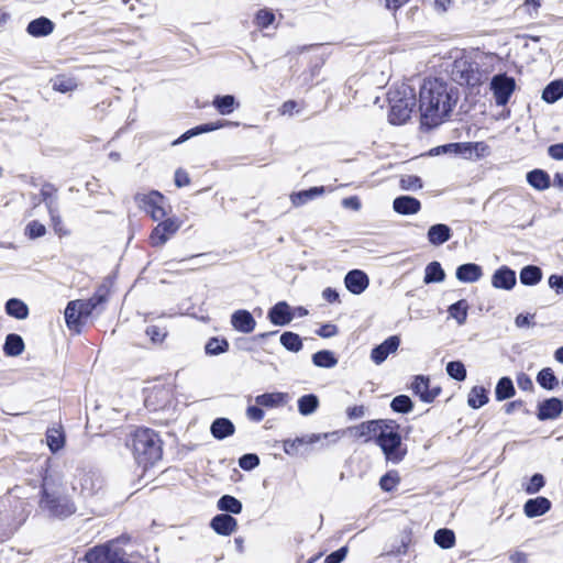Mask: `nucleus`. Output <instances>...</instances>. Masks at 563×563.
<instances>
[{
    "label": "nucleus",
    "instance_id": "1",
    "mask_svg": "<svg viewBox=\"0 0 563 563\" xmlns=\"http://www.w3.org/2000/svg\"><path fill=\"white\" fill-rule=\"evenodd\" d=\"M459 89L439 78H427L419 91L421 123L429 128L446 120L459 100Z\"/></svg>",
    "mask_w": 563,
    "mask_h": 563
},
{
    "label": "nucleus",
    "instance_id": "2",
    "mask_svg": "<svg viewBox=\"0 0 563 563\" xmlns=\"http://www.w3.org/2000/svg\"><path fill=\"white\" fill-rule=\"evenodd\" d=\"M60 485L62 478L58 475L49 473L44 476L40 507L51 516L64 518L74 514L76 508L68 497L58 494L57 487Z\"/></svg>",
    "mask_w": 563,
    "mask_h": 563
},
{
    "label": "nucleus",
    "instance_id": "3",
    "mask_svg": "<svg viewBox=\"0 0 563 563\" xmlns=\"http://www.w3.org/2000/svg\"><path fill=\"white\" fill-rule=\"evenodd\" d=\"M390 110L388 120L394 125L406 123L417 104L416 91L408 84H400L388 92Z\"/></svg>",
    "mask_w": 563,
    "mask_h": 563
},
{
    "label": "nucleus",
    "instance_id": "4",
    "mask_svg": "<svg viewBox=\"0 0 563 563\" xmlns=\"http://www.w3.org/2000/svg\"><path fill=\"white\" fill-rule=\"evenodd\" d=\"M132 451L135 461L147 467L162 457V445L157 434L151 429H137L132 435Z\"/></svg>",
    "mask_w": 563,
    "mask_h": 563
},
{
    "label": "nucleus",
    "instance_id": "5",
    "mask_svg": "<svg viewBox=\"0 0 563 563\" xmlns=\"http://www.w3.org/2000/svg\"><path fill=\"white\" fill-rule=\"evenodd\" d=\"M398 426L389 420L388 424L378 435L376 444L382 449L387 461L399 463L406 455L407 450L402 446L400 434L397 432Z\"/></svg>",
    "mask_w": 563,
    "mask_h": 563
},
{
    "label": "nucleus",
    "instance_id": "6",
    "mask_svg": "<svg viewBox=\"0 0 563 563\" xmlns=\"http://www.w3.org/2000/svg\"><path fill=\"white\" fill-rule=\"evenodd\" d=\"M488 152L486 143H445L430 150L431 156L449 155L465 159H477Z\"/></svg>",
    "mask_w": 563,
    "mask_h": 563
},
{
    "label": "nucleus",
    "instance_id": "7",
    "mask_svg": "<svg viewBox=\"0 0 563 563\" xmlns=\"http://www.w3.org/2000/svg\"><path fill=\"white\" fill-rule=\"evenodd\" d=\"M135 200L140 208L148 213L154 221L162 220L167 216L168 206L166 199L156 190L148 194H137Z\"/></svg>",
    "mask_w": 563,
    "mask_h": 563
},
{
    "label": "nucleus",
    "instance_id": "8",
    "mask_svg": "<svg viewBox=\"0 0 563 563\" xmlns=\"http://www.w3.org/2000/svg\"><path fill=\"white\" fill-rule=\"evenodd\" d=\"M451 77L461 86H476L481 81L477 65L465 57L454 60L451 68Z\"/></svg>",
    "mask_w": 563,
    "mask_h": 563
},
{
    "label": "nucleus",
    "instance_id": "9",
    "mask_svg": "<svg viewBox=\"0 0 563 563\" xmlns=\"http://www.w3.org/2000/svg\"><path fill=\"white\" fill-rule=\"evenodd\" d=\"M516 88V81L506 74H498L492 78L490 89L498 106H505Z\"/></svg>",
    "mask_w": 563,
    "mask_h": 563
},
{
    "label": "nucleus",
    "instance_id": "10",
    "mask_svg": "<svg viewBox=\"0 0 563 563\" xmlns=\"http://www.w3.org/2000/svg\"><path fill=\"white\" fill-rule=\"evenodd\" d=\"M180 228V222L176 218H168L159 222L150 235V242L153 246L164 245Z\"/></svg>",
    "mask_w": 563,
    "mask_h": 563
},
{
    "label": "nucleus",
    "instance_id": "11",
    "mask_svg": "<svg viewBox=\"0 0 563 563\" xmlns=\"http://www.w3.org/2000/svg\"><path fill=\"white\" fill-rule=\"evenodd\" d=\"M411 388L423 402H432L441 391L440 387L430 388V379L423 375L416 376Z\"/></svg>",
    "mask_w": 563,
    "mask_h": 563
},
{
    "label": "nucleus",
    "instance_id": "12",
    "mask_svg": "<svg viewBox=\"0 0 563 563\" xmlns=\"http://www.w3.org/2000/svg\"><path fill=\"white\" fill-rule=\"evenodd\" d=\"M400 344L397 335L387 338L383 343L375 346L371 352V360L376 364H382L391 353H395Z\"/></svg>",
    "mask_w": 563,
    "mask_h": 563
},
{
    "label": "nucleus",
    "instance_id": "13",
    "mask_svg": "<svg viewBox=\"0 0 563 563\" xmlns=\"http://www.w3.org/2000/svg\"><path fill=\"white\" fill-rule=\"evenodd\" d=\"M231 325L235 331L249 334L254 331L256 321L250 311L239 309L231 314Z\"/></svg>",
    "mask_w": 563,
    "mask_h": 563
},
{
    "label": "nucleus",
    "instance_id": "14",
    "mask_svg": "<svg viewBox=\"0 0 563 563\" xmlns=\"http://www.w3.org/2000/svg\"><path fill=\"white\" fill-rule=\"evenodd\" d=\"M563 411V402L559 398H549L538 406V419L541 421L553 420L560 417Z\"/></svg>",
    "mask_w": 563,
    "mask_h": 563
},
{
    "label": "nucleus",
    "instance_id": "15",
    "mask_svg": "<svg viewBox=\"0 0 563 563\" xmlns=\"http://www.w3.org/2000/svg\"><path fill=\"white\" fill-rule=\"evenodd\" d=\"M344 284L349 291L360 295L368 287L369 280L363 271L353 269L345 275Z\"/></svg>",
    "mask_w": 563,
    "mask_h": 563
},
{
    "label": "nucleus",
    "instance_id": "16",
    "mask_svg": "<svg viewBox=\"0 0 563 563\" xmlns=\"http://www.w3.org/2000/svg\"><path fill=\"white\" fill-rule=\"evenodd\" d=\"M210 527L221 536H230L238 529V521L228 514L217 515L212 518Z\"/></svg>",
    "mask_w": 563,
    "mask_h": 563
},
{
    "label": "nucleus",
    "instance_id": "17",
    "mask_svg": "<svg viewBox=\"0 0 563 563\" xmlns=\"http://www.w3.org/2000/svg\"><path fill=\"white\" fill-rule=\"evenodd\" d=\"M222 126L238 128L239 124L238 123H233V122H229V121H222V122H218V123L200 124V125H197L195 128H191V129L187 130L186 132H184L181 135H179L174 141L185 142V141H188V140H190V139H192L195 136L200 135L201 133L214 131V130H217L219 128H222Z\"/></svg>",
    "mask_w": 563,
    "mask_h": 563
},
{
    "label": "nucleus",
    "instance_id": "18",
    "mask_svg": "<svg viewBox=\"0 0 563 563\" xmlns=\"http://www.w3.org/2000/svg\"><path fill=\"white\" fill-rule=\"evenodd\" d=\"M395 212L404 216L416 214L421 209L420 201L411 196H399L393 201Z\"/></svg>",
    "mask_w": 563,
    "mask_h": 563
},
{
    "label": "nucleus",
    "instance_id": "19",
    "mask_svg": "<svg viewBox=\"0 0 563 563\" xmlns=\"http://www.w3.org/2000/svg\"><path fill=\"white\" fill-rule=\"evenodd\" d=\"M268 319L275 325H286L292 320L290 307L286 301H279L268 311Z\"/></svg>",
    "mask_w": 563,
    "mask_h": 563
},
{
    "label": "nucleus",
    "instance_id": "20",
    "mask_svg": "<svg viewBox=\"0 0 563 563\" xmlns=\"http://www.w3.org/2000/svg\"><path fill=\"white\" fill-rule=\"evenodd\" d=\"M492 284L495 288L510 290L516 285V274L507 266H503L494 273Z\"/></svg>",
    "mask_w": 563,
    "mask_h": 563
},
{
    "label": "nucleus",
    "instance_id": "21",
    "mask_svg": "<svg viewBox=\"0 0 563 563\" xmlns=\"http://www.w3.org/2000/svg\"><path fill=\"white\" fill-rule=\"evenodd\" d=\"M551 509V501L545 497L528 499L523 506L525 515L534 518L544 515Z\"/></svg>",
    "mask_w": 563,
    "mask_h": 563
},
{
    "label": "nucleus",
    "instance_id": "22",
    "mask_svg": "<svg viewBox=\"0 0 563 563\" xmlns=\"http://www.w3.org/2000/svg\"><path fill=\"white\" fill-rule=\"evenodd\" d=\"M54 26L49 19L41 16L27 24L26 32L33 37H42L49 35L54 31Z\"/></svg>",
    "mask_w": 563,
    "mask_h": 563
},
{
    "label": "nucleus",
    "instance_id": "23",
    "mask_svg": "<svg viewBox=\"0 0 563 563\" xmlns=\"http://www.w3.org/2000/svg\"><path fill=\"white\" fill-rule=\"evenodd\" d=\"M288 400V394L275 391V393H265L255 397V402L258 406L265 408H278L284 406Z\"/></svg>",
    "mask_w": 563,
    "mask_h": 563
},
{
    "label": "nucleus",
    "instance_id": "24",
    "mask_svg": "<svg viewBox=\"0 0 563 563\" xmlns=\"http://www.w3.org/2000/svg\"><path fill=\"white\" fill-rule=\"evenodd\" d=\"M427 236L432 245L439 246L451 239L452 231L449 225L438 223L429 228Z\"/></svg>",
    "mask_w": 563,
    "mask_h": 563
},
{
    "label": "nucleus",
    "instance_id": "25",
    "mask_svg": "<svg viewBox=\"0 0 563 563\" xmlns=\"http://www.w3.org/2000/svg\"><path fill=\"white\" fill-rule=\"evenodd\" d=\"M97 484L98 478L92 473L80 471L78 483H73V488L75 490L79 488L82 495L90 496L98 489Z\"/></svg>",
    "mask_w": 563,
    "mask_h": 563
},
{
    "label": "nucleus",
    "instance_id": "26",
    "mask_svg": "<svg viewBox=\"0 0 563 563\" xmlns=\"http://www.w3.org/2000/svg\"><path fill=\"white\" fill-rule=\"evenodd\" d=\"M483 275L481 266L467 263L457 267L456 278L462 283H475Z\"/></svg>",
    "mask_w": 563,
    "mask_h": 563
},
{
    "label": "nucleus",
    "instance_id": "27",
    "mask_svg": "<svg viewBox=\"0 0 563 563\" xmlns=\"http://www.w3.org/2000/svg\"><path fill=\"white\" fill-rule=\"evenodd\" d=\"M388 424L386 420H371L360 424L357 428L358 435L369 441L373 437L377 439L378 433Z\"/></svg>",
    "mask_w": 563,
    "mask_h": 563
},
{
    "label": "nucleus",
    "instance_id": "28",
    "mask_svg": "<svg viewBox=\"0 0 563 563\" xmlns=\"http://www.w3.org/2000/svg\"><path fill=\"white\" fill-rule=\"evenodd\" d=\"M234 430V424L227 418H217L210 428L211 434L218 440L232 435Z\"/></svg>",
    "mask_w": 563,
    "mask_h": 563
},
{
    "label": "nucleus",
    "instance_id": "29",
    "mask_svg": "<svg viewBox=\"0 0 563 563\" xmlns=\"http://www.w3.org/2000/svg\"><path fill=\"white\" fill-rule=\"evenodd\" d=\"M53 90L60 93H68L77 89L78 82L76 78L68 75H57L51 79Z\"/></svg>",
    "mask_w": 563,
    "mask_h": 563
},
{
    "label": "nucleus",
    "instance_id": "30",
    "mask_svg": "<svg viewBox=\"0 0 563 563\" xmlns=\"http://www.w3.org/2000/svg\"><path fill=\"white\" fill-rule=\"evenodd\" d=\"M528 184L537 190H545L551 186L550 176L542 169H533L527 174Z\"/></svg>",
    "mask_w": 563,
    "mask_h": 563
},
{
    "label": "nucleus",
    "instance_id": "31",
    "mask_svg": "<svg viewBox=\"0 0 563 563\" xmlns=\"http://www.w3.org/2000/svg\"><path fill=\"white\" fill-rule=\"evenodd\" d=\"M325 191L324 187H312L307 190H301L298 192H294L290 196L291 203L295 207H300L307 203L310 200H313L314 198L321 196Z\"/></svg>",
    "mask_w": 563,
    "mask_h": 563
},
{
    "label": "nucleus",
    "instance_id": "32",
    "mask_svg": "<svg viewBox=\"0 0 563 563\" xmlns=\"http://www.w3.org/2000/svg\"><path fill=\"white\" fill-rule=\"evenodd\" d=\"M212 104L217 111L223 115L231 114L239 106L232 95L216 96Z\"/></svg>",
    "mask_w": 563,
    "mask_h": 563
},
{
    "label": "nucleus",
    "instance_id": "33",
    "mask_svg": "<svg viewBox=\"0 0 563 563\" xmlns=\"http://www.w3.org/2000/svg\"><path fill=\"white\" fill-rule=\"evenodd\" d=\"M24 351L23 339L19 334H8L3 345V352L7 356H19Z\"/></svg>",
    "mask_w": 563,
    "mask_h": 563
},
{
    "label": "nucleus",
    "instance_id": "34",
    "mask_svg": "<svg viewBox=\"0 0 563 563\" xmlns=\"http://www.w3.org/2000/svg\"><path fill=\"white\" fill-rule=\"evenodd\" d=\"M563 97V80H553L542 91V100L554 103Z\"/></svg>",
    "mask_w": 563,
    "mask_h": 563
},
{
    "label": "nucleus",
    "instance_id": "35",
    "mask_svg": "<svg viewBox=\"0 0 563 563\" xmlns=\"http://www.w3.org/2000/svg\"><path fill=\"white\" fill-rule=\"evenodd\" d=\"M5 312L15 319L24 320L29 316V308L25 302L18 298H11L5 303Z\"/></svg>",
    "mask_w": 563,
    "mask_h": 563
},
{
    "label": "nucleus",
    "instance_id": "36",
    "mask_svg": "<svg viewBox=\"0 0 563 563\" xmlns=\"http://www.w3.org/2000/svg\"><path fill=\"white\" fill-rule=\"evenodd\" d=\"M76 301H69L65 309V321L70 330H77L80 327V319L82 318L80 310L77 308Z\"/></svg>",
    "mask_w": 563,
    "mask_h": 563
},
{
    "label": "nucleus",
    "instance_id": "37",
    "mask_svg": "<svg viewBox=\"0 0 563 563\" xmlns=\"http://www.w3.org/2000/svg\"><path fill=\"white\" fill-rule=\"evenodd\" d=\"M445 278V273L439 262H431L426 266L423 282L426 284L441 283Z\"/></svg>",
    "mask_w": 563,
    "mask_h": 563
},
{
    "label": "nucleus",
    "instance_id": "38",
    "mask_svg": "<svg viewBox=\"0 0 563 563\" xmlns=\"http://www.w3.org/2000/svg\"><path fill=\"white\" fill-rule=\"evenodd\" d=\"M542 278V271L534 265H528L520 272V282L527 286L537 285Z\"/></svg>",
    "mask_w": 563,
    "mask_h": 563
},
{
    "label": "nucleus",
    "instance_id": "39",
    "mask_svg": "<svg viewBox=\"0 0 563 563\" xmlns=\"http://www.w3.org/2000/svg\"><path fill=\"white\" fill-rule=\"evenodd\" d=\"M319 407V398L313 394L303 395L298 399V411L302 416L312 415Z\"/></svg>",
    "mask_w": 563,
    "mask_h": 563
},
{
    "label": "nucleus",
    "instance_id": "40",
    "mask_svg": "<svg viewBox=\"0 0 563 563\" xmlns=\"http://www.w3.org/2000/svg\"><path fill=\"white\" fill-rule=\"evenodd\" d=\"M312 362L318 367L332 368L338 364V358L333 352L329 350H322L312 355Z\"/></svg>",
    "mask_w": 563,
    "mask_h": 563
},
{
    "label": "nucleus",
    "instance_id": "41",
    "mask_svg": "<svg viewBox=\"0 0 563 563\" xmlns=\"http://www.w3.org/2000/svg\"><path fill=\"white\" fill-rule=\"evenodd\" d=\"M515 393L512 380L509 377H501L498 380L495 389V396L498 401L511 398Z\"/></svg>",
    "mask_w": 563,
    "mask_h": 563
},
{
    "label": "nucleus",
    "instance_id": "42",
    "mask_svg": "<svg viewBox=\"0 0 563 563\" xmlns=\"http://www.w3.org/2000/svg\"><path fill=\"white\" fill-rule=\"evenodd\" d=\"M537 382L542 388L547 390H553L559 384V380L554 375V372L550 367L542 368L538 373Z\"/></svg>",
    "mask_w": 563,
    "mask_h": 563
},
{
    "label": "nucleus",
    "instance_id": "43",
    "mask_svg": "<svg viewBox=\"0 0 563 563\" xmlns=\"http://www.w3.org/2000/svg\"><path fill=\"white\" fill-rule=\"evenodd\" d=\"M221 511L238 515L242 511V503L231 495H223L217 504Z\"/></svg>",
    "mask_w": 563,
    "mask_h": 563
},
{
    "label": "nucleus",
    "instance_id": "44",
    "mask_svg": "<svg viewBox=\"0 0 563 563\" xmlns=\"http://www.w3.org/2000/svg\"><path fill=\"white\" fill-rule=\"evenodd\" d=\"M468 305L465 299H461L455 303L451 305L448 309L450 317L456 320L462 325L465 323L467 318Z\"/></svg>",
    "mask_w": 563,
    "mask_h": 563
},
{
    "label": "nucleus",
    "instance_id": "45",
    "mask_svg": "<svg viewBox=\"0 0 563 563\" xmlns=\"http://www.w3.org/2000/svg\"><path fill=\"white\" fill-rule=\"evenodd\" d=\"M488 401L486 389L482 386H475L471 389L467 404L474 409H478Z\"/></svg>",
    "mask_w": 563,
    "mask_h": 563
},
{
    "label": "nucleus",
    "instance_id": "46",
    "mask_svg": "<svg viewBox=\"0 0 563 563\" xmlns=\"http://www.w3.org/2000/svg\"><path fill=\"white\" fill-rule=\"evenodd\" d=\"M282 345L291 352H299L302 349L301 338L294 332L287 331L280 335Z\"/></svg>",
    "mask_w": 563,
    "mask_h": 563
},
{
    "label": "nucleus",
    "instance_id": "47",
    "mask_svg": "<svg viewBox=\"0 0 563 563\" xmlns=\"http://www.w3.org/2000/svg\"><path fill=\"white\" fill-rule=\"evenodd\" d=\"M434 542L442 549H451L455 544V534L450 529H439L434 533Z\"/></svg>",
    "mask_w": 563,
    "mask_h": 563
},
{
    "label": "nucleus",
    "instance_id": "48",
    "mask_svg": "<svg viewBox=\"0 0 563 563\" xmlns=\"http://www.w3.org/2000/svg\"><path fill=\"white\" fill-rule=\"evenodd\" d=\"M47 445L53 453L57 452L64 446V434L58 429H49L46 434Z\"/></svg>",
    "mask_w": 563,
    "mask_h": 563
},
{
    "label": "nucleus",
    "instance_id": "49",
    "mask_svg": "<svg viewBox=\"0 0 563 563\" xmlns=\"http://www.w3.org/2000/svg\"><path fill=\"white\" fill-rule=\"evenodd\" d=\"M229 349V343L225 339L211 338L206 346V353L208 355H219L221 353L227 352Z\"/></svg>",
    "mask_w": 563,
    "mask_h": 563
},
{
    "label": "nucleus",
    "instance_id": "50",
    "mask_svg": "<svg viewBox=\"0 0 563 563\" xmlns=\"http://www.w3.org/2000/svg\"><path fill=\"white\" fill-rule=\"evenodd\" d=\"M56 191V188L52 184H44L41 188V196L47 210L58 207Z\"/></svg>",
    "mask_w": 563,
    "mask_h": 563
},
{
    "label": "nucleus",
    "instance_id": "51",
    "mask_svg": "<svg viewBox=\"0 0 563 563\" xmlns=\"http://www.w3.org/2000/svg\"><path fill=\"white\" fill-rule=\"evenodd\" d=\"M399 185L402 190L407 191H416L423 187L422 179L416 175H402Z\"/></svg>",
    "mask_w": 563,
    "mask_h": 563
},
{
    "label": "nucleus",
    "instance_id": "52",
    "mask_svg": "<svg viewBox=\"0 0 563 563\" xmlns=\"http://www.w3.org/2000/svg\"><path fill=\"white\" fill-rule=\"evenodd\" d=\"M390 407L396 412L407 413L412 410L413 405L408 396L399 395L391 400Z\"/></svg>",
    "mask_w": 563,
    "mask_h": 563
},
{
    "label": "nucleus",
    "instance_id": "53",
    "mask_svg": "<svg viewBox=\"0 0 563 563\" xmlns=\"http://www.w3.org/2000/svg\"><path fill=\"white\" fill-rule=\"evenodd\" d=\"M446 373L450 377L462 382L466 378V369L462 362L452 361L446 364Z\"/></svg>",
    "mask_w": 563,
    "mask_h": 563
},
{
    "label": "nucleus",
    "instance_id": "54",
    "mask_svg": "<svg viewBox=\"0 0 563 563\" xmlns=\"http://www.w3.org/2000/svg\"><path fill=\"white\" fill-rule=\"evenodd\" d=\"M145 333L154 344H161L167 336V329L152 324L146 328Z\"/></svg>",
    "mask_w": 563,
    "mask_h": 563
},
{
    "label": "nucleus",
    "instance_id": "55",
    "mask_svg": "<svg viewBox=\"0 0 563 563\" xmlns=\"http://www.w3.org/2000/svg\"><path fill=\"white\" fill-rule=\"evenodd\" d=\"M48 213H49V217H51V221H52V225H53L54 231L59 236L67 235L68 231L64 228L62 218L59 216L58 207H56L54 209L51 208V210H48Z\"/></svg>",
    "mask_w": 563,
    "mask_h": 563
},
{
    "label": "nucleus",
    "instance_id": "56",
    "mask_svg": "<svg viewBox=\"0 0 563 563\" xmlns=\"http://www.w3.org/2000/svg\"><path fill=\"white\" fill-rule=\"evenodd\" d=\"M399 483V476L397 472H389L385 474L380 481L379 486L385 492H391Z\"/></svg>",
    "mask_w": 563,
    "mask_h": 563
},
{
    "label": "nucleus",
    "instance_id": "57",
    "mask_svg": "<svg viewBox=\"0 0 563 563\" xmlns=\"http://www.w3.org/2000/svg\"><path fill=\"white\" fill-rule=\"evenodd\" d=\"M25 233L30 239H37L45 235L46 228L41 222L34 220L26 225Z\"/></svg>",
    "mask_w": 563,
    "mask_h": 563
},
{
    "label": "nucleus",
    "instance_id": "58",
    "mask_svg": "<svg viewBox=\"0 0 563 563\" xmlns=\"http://www.w3.org/2000/svg\"><path fill=\"white\" fill-rule=\"evenodd\" d=\"M302 109H303V107L300 102H297L295 100H288L282 104L280 113L283 115L292 117L295 114L301 113Z\"/></svg>",
    "mask_w": 563,
    "mask_h": 563
},
{
    "label": "nucleus",
    "instance_id": "59",
    "mask_svg": "<svg viewBox=\"0 0 563 563\" xmlns=\"http://www.w3.org/2000/svg\"><path fill=\"white\" fill-rule=\"evenodd\" d=\"M260 464V459L256 454L247 453L240 457L239 465L244 471H252Z\"/></svg>",
    "mask_w": 563,
    "mask_h": 563
},
{
    "label": "nucleus",
    "instance_id": "60",
    "mask_svg": "<svg viewBox=\"0 0 563 563\" xmlns=\"http://www.w3.org/2000/svg\"><path fill=\"white\" fill-rule=\"evenodd\" d=\"M256 24L261 27H268L273 24L275 20V15L272 11L268 10H260L256 14Z\"/></svg>",
    "mask_w": 563,
    "mask_h": 563
},
{
    "label": "nucleus",
    "instance_id": "61",
    "mask_svg": "<svg viewBox=\"0 0 563 563\" xmlns=\"http://www.w3.org/2000/svg\"><path fill=\"white\" fill-rule=\"evenodd\" d=\"M544 486V478L541 474H534L525 490L527 494H536Z\"/></svg>",
    "mask_w": 563,
    "mask_h": 563
},
{
    "label": "nucleus",
    "instance_id": "62",
    "mask_svg": "<svg viewBox=\"0 0 563 563\" xmlns=\"http://www.w3.org/2000/svg\"><path fill=\"white\" fill-rule=\"evenodd\" d=\"M347 554V547H342L339 550L329 554L323 563H341Z\"/></svg>",
    "mask_w": 563,
    "mask_h": 563
},
{
    "label": "nucleus",
    "instance_id": "63",
    "mask_svg": "<svg viewBox=\"0 0 563 563\" xmlns=\"http://www.w3.org/2000/svg\"><path fill=\"white\" fill-rule=\"evenodd\" d=\"M246 417L255 422H260L264 419V411L262 409V406H249L246 409Z\"/></svg>",
    "mask_w": 563,
    "mask_h": 563
},
{
    "label": "nucleus",
    "instance_id": "64",
    "mask_svg": "<svg viewBox=\"0 0 563 563\" xmlns=\"http://www.w3.org/2000/svg\"><path fill=\"white\" fill-rule=\"evenodd\" d=\"M108 294H109L108 289H107L106 287H102V288H99V289L95 292V295H93L90 299H88V300H89L91 303H93V306H95V307H96V309H97L100 305H102V303H104V302L107 301V299H108Z\"/></svg>",
    "mask_w": 563,
    "mask_h": 563
}]
</instances>
